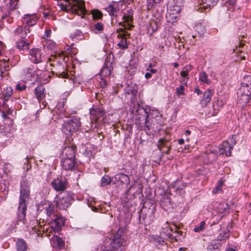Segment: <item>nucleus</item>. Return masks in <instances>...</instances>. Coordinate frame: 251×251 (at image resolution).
Listing matches in <instances>:
<instances>
[{
    "mask_svg": "<svg viewBox=\"0 0 251 251\" xmlns=\"http://www.w3.org/2000/svg\"><path fill=\"white\" fill-rule=\"evenodd\" d=\"M13 38L16 48L20 50H28L30 48L28 41L31 35V30L26 26L19 25L13 32Z\"/></svg>",
    "mask_w": 251,
    "mask_h": 251,
    "instance_id": "obj_3",
    "label": "nucleus"
},
{
    "mask_svg": "<svg viewBox=\"0 0 251 251\" xmlns=\"http://www.w3.org/2000/svg\"><path fill=\"white\" fill-rule=\"evenodd\" d=\"M52 188L57 192H63L68 187V181L65 177L58 176L51 182Z\"/></svg>",
    "mask_w": 251,
    "mask_h": 251,
    "instance_id": "obj_7",
    "label": "nucleus"
},
{
    "mask_svg": "<svg viewBox=\"0 0 251 251\" xmlns=\"http://www.w3.org/2000/svg\"><path fill=\"white\" fill-rule=\"evenodd\" d=\"M118 37L121 39L120 41L118 43V46L122 50L127 49L126 37H125L123 33H119Z\"/></svg>",
    "mask_w": 251,
    "mask_h": 251,
    "instance_id": "obj_28",
    "label": "nucleus"
},
{
    "mask_svg": "<svg viewBox=\"0 0 251 251\" xmlns=\"http://www.w3.org/2000/svg\"><path fill=\"white\" fill-rule=\"evenodd\" d=\"M75 159L63 158L61 162L62 167L66 171L74 170L75 168Z\"/></svg>",
    "mask_w": 251,
    "mask_h": 251,
    "instance_id": "obj_14",
    "label": "nucleus"
},
{
    "mask_svg": "<svg viewBox=\"0 0 251 251\" xmlns=\"http://www.w3.org/2000/svg\"><path fill=\"white\" fill-rule=\"evenodd\" d=\"M237 104L240 106L243 107L246 106L248 107L251 106V104H249L248 105H247L249 102L251 98L250 97L248 96V94L244 95V94H237Z\"/></svg>",
    "mask_w": 251,
    "mask_h": 251,
    "instance_id": "obj_22",
    "label": "nucleus"
},
{
    "mask_svg": "<svg viewBox=\"0 0 251 251\" xmlns=\"http://www.w3.org/2000/svg\"><path fill=\"white\" fill-rule=\"evenodd\" d=\"M219 0H201L202 5L200 7L196 8V10L198 12H204L208 8L214 7L218 3Z\"/></svg>",
    "mask_w": 251,
    "mask_h": 251,
    "instance_id": "obj_12",
    "label": "nucleus"
},
{
    "mask_svg": "<svg viewBox=\"0 0 251 251\" xmlns=\"http://www.w3.org/2000/svg\"><path fill=\"white\" fill-rule=\"evenodd\" d=\"M162 0H147V8L148 10L155 8L156 5Z\"/></svg>",
    "mask_w": 251,
    "mask_h": 251,
    "instance_id": "obj_42",
    "label": "nucleus"
},
{
    "mask_svg": "<svg viewBox=\"0 0 251 251\" xmlns=\"http://www.w3.org/2000/svg\"><path fill=\"white\" fill-rule=\"evenodd\" d=\"M31 180H23L20 183L17 219L19 222L25 223V221L27 205L30 196Z\"/></svg>",
    "mask_w": 251,
    "mask_h": 251,
    "instance_id": "obj_1",
    "label": "nucleus"
},
{
    "mask_svg": "<svg viewBox=\"0 0 251 251\" xmlns=\"http://www.w3.org/2000/svg\"><path fill=\"white\" fill-rule=\"evenodd\" d=\"M45 87L43 85H39L35 88L34 94L39 101L45 98Z\"/></svg>",
    "mask_w": 251,
    "mask_h": 251,
    "instance_id": "obj_25",
    "label": "nucleus"
},
{
    "mask_svg": "<svg viewBox=\"0 0 251 251\" xmlns=\"http://www.w3.org/2000/svg\"><path fill=\"white\" fill-rule=\"evenodd\" d=\"M186 185H187V184L186 183L182 182L181 183V185H178L176 187V190H182V189H184L186 186Z\"/></svg>",
    "mask_w": 251,
    "mask_h": 251,
    "instance_id": "obj_59",
    "label": "nucleus"
},
{
    "mask_svg": "<svg viewBox=\"0 0 251 251\" xmlns=\"http://www.w3.org/2000/svg\"><path fill=\"white\" fill-rule=\"evenodd\" d=\"M104 114V112L100 107L90 109L91 119L95 123H97L100 118H102Z\"/></svg>",
    "mask_w": 251,
    "mask_h": 251,
    "instance_id": "obj_13",
    "label": "nucleus"
},
{
    "mask_svg": "<svg viewBox=\"0 0 251 251\" xmlns=\"http://www.w3.org/2000/svg\"><path fill=\"white\" fill-rule=\"evenodd\" d=\"M54 217L55 218L53 219V222L54 226H51L52 229L54 231L58 232L60 230L62 227L64 226L65 219L60 215H54Z\"/></svg>",
    "mask_w": 251,
    "mask_h": 251,
    "instance_id": "obj_16",
    "label": "nucleus"
},
{
    "mask_svg": "<svg viewBox=\"0 0 251 251\" xmlns=\"http://www.w3.org/2000/svg\"><path fill=\"white\" fill-rule=\"evenodd\" d=\"M159 22L157 20L151 19L150 20V24L148 26V31L151 34H153L159 27Z\"/></svg>",
    "mask_w": 251,
    "mask_h": 251,
    "instance_id": "obj_26",
    "label": "nucleus"
},
{
    "mask_svg": "<svg viewBox=\"0 0 251 251\" xmlns=\"http://www.w3.org/2000/svg\"><path fill=\"white\" fill-rule=\"evenodd\" d=\"M228 142L229 143V145L233 148L234 146L236 144V136L235 135H232L230 137H229L228 140L226 141Z\"/></svg>",
    "mask_w": 251,
    "mask_h": 251,
    "instance_id": "obj_52",
    "label": "nucleus"
},
{
    "mask_svg": "<svg viewBox=\"0 0 251 251\" xmlns=\"http://www.w3.org/2000/svg\"><path fill=\"white\" fill-rule=\"evenodd\" d=\"M82 35V32L80 30H76L74 33H72L70 37L74 39Z\"/></svg>",
    "mask_w": 251,
    "mask_h": 251,
    "instance_id": "obj_55",
    "label": "nucleus"
},
{
    "mask_svg": "<svg viewBox=\"0 0 251 251\" xmlns=\"http://www.w3.org/2000/svg\"><path fill=\"white\" fill-rule=\"evenodd\" d=\"M221 191H222V188L220 187V186L218 185L213 190V192L215 194L218 193Z\"/></svg>",
    "mask_w": 251,
    "mask_h": 251,
    "instance_id": "obj_61",
    "label": "nucleus"
},
{
    "mask_svg": "<svg viewBox=\"0 0 251 251\" xmlns=\"http://www.w3.org/2000/svg\"><path fill=\"white\" fill-rule=\"evenodd\" d=\"M222 247L219 242H212L207 246L208 251H220Z\"/></svg>",
    "mask_w": 251,
    "mask_h": 251,
    "instance_id": "obj_33",
    "label": "nucleus"
},
{
    "mask_svg": "<svg viewBox=\"0 0 251 251\" xmlns=\"http://www.w3.org/2000/svg\"><path fill=\"white\" fill-rule=\"evenodd\" d=\"M91 14L94 20H100L103 17L102 13L98 9H94L91 11Z\"/></svg>",
    "mask_w": 251,
    "mask_h": 251,
    "instance_id": "obj_36",
    "label": "nucleus"
},
{
    "mask_svg": "<svg viewBox=\"0 0 251 251\" xmlns=\"http://www.w3.org/2000/svg\"><path fill=\"white\" fill-rule=\"evenodd\" d=\"M236 0H228L226 2L230 5H233L236 3Z\"/></svg>",
    "mask_w": 251,
    "mask_h": 251,
    "instance_id": "obj_63",
    "label": "nucleus"
},
{
    "mask_svg": "<svg viewBox=\"0 0 251 251\" xmlns=\"http://www.w3.org/2000/svg\"><path fill=\"white\" fill-rule=\"evenodd\" d=\"M1 110L2 111V117L5 119L7 118L8 115L12 114L13 112V110L9 108L8 105H6L4 107L3 105H2Z\"/></svg>",
    "mask_w": 251,
    "mask_h": 251,
    "instance_id": "obj_38",
    "label": "nucleus"
},
{
    "mask_svg": "<svg viewBox=\"0 0 251 251\" xmlns=\"http://www.w3.org/2000/svg\"><path fill=\"white\" fill-rule=\"evenodd\" d=\"M19 0H5L2 10L6 11L8 15L10 12L16 9L18 5Z\"/></svg>",
    "mask_w": 251,
    "mask_h": 251,
    "instance_id": "obj_18",
    "label": "nucleus"
},
{
    "mask_svg": "<svg viewBox=\"0 0 251 251\" xmlns=\"http://www.w3.org/2000/svg\"><path fill=\"white\" fill-rule=\"evenodd\" d=\"M136 113L139 115L137 118L138 119L142 121H145V127L148 130L153 129L152 124H150L149 122L148 121L149 115L144 108L141 107L139 105L136 110Z\"/></svg>",
    "mask_w": 251,
    "mask_h": 251,
    "instance_id": "obj_9",
    "label": "nucleus"
},
{
    "mask_svg": "<svg viewBox=\"0 0 251 251\" xmlns=\"http://www.w3.org/2000/svg\"><path fill=\"white\" fill-rule=\"evenodd\" d=\"M115 178L122 184H128L129 183V178L128 176L124 173L117 174L115 176Z\"/></svg>",
    "mask_w": 251,
    "mask_h": 251,
    "instance_id": "obj_29",
    "label": "nucleus"
},
{
    "mask_svg": "<svg viewBox=\"0 0 251 251\" xmlns=\"http://www.w3.org/2000/svg\"><path fill=\"white\" fill-rule=\"evenodd\" d=\"M247 110L245 109L242 110L241 114L238 118L242 122L246 123L249 122V119L246 117Z\"/></svg>",
    "mask_w": 251,
    "mask_h": 251,
    "instance_id": "obj_47",
    "label": "nucleus"
},
{
    "mask_svg": "<svg viewBox=\"0 0 251 251\" xmlns=\"http://www.w3.org/2000/svg\"><path fill=\"white\" fill-rule=\"evenodd\" d=\"M51 33V31L50 29L46 30L45 31V35L44 36V38L46 39V38H48L49 37H50Z\"/></svg>",
    "mask_w": 251,
    "mask_h": 251,
    "instance_id": "obj_60",
    "label": "nucleus"
},
{
    "mask_svg": "<svg viewBox=\"0 0 251 251\" xmlns=\"http://www.w3.org/2000/svg\"><path fill=\"white\" fill-rule=\"evenodd\" d=\"M80 125V119L77 117H72L64 123L62 130L66 134L72 133L78 130Z\"/></svg>",
    "mask_w": 251,
    "mask_h": 251,
    "instance_id": "obj_5",
    "label": "nucleus"
},
{
    "mask_svg": "<svg viewBox=\"0 0 251 251\" xmlns=\"http://www.w3.org/2000/svg\"><path fill=\"white\" fill-rule=\"evenodd\" d=\"M0 131L1 134L3 136H5L9 138L12 136L11 133L9 132V127H5L3 128H0Z\"/></svg>",
    "mask_w": 251,
    "mask_h": 251,
    "instance_id": "obj_49",
    "label": "nucleus"
},
{
    "mask_svg": "<svg viewBox=\"0 0 251 251\" xmlns=\"http://www.w3.org/2000/svg\"><path fill=\"white\" fill-rule=\"evenodd\" d=\"M199 80L207 84H209L211 83V81L208 79V75L204 72H201L200 73Z\"/></svg>",
    "mask_w": 251,
    "mask_h": 251,
    "instance_id": "obj_43",
    "label": "nucleus"
},
{
    "mask_svg": "<svg viewBox=\"0 0 251 251\" xmlns=\"http://www.w3.org/2000/svg\"><path fill=\"white\" fill-rule=\"evenodd\" d=\"M195 29L198 33L200 35H203L206 31L205 28L201 24H198L196 25Z\"/></svg>",
    "mask_w": 251,
    "mask_h": 251,
    "instance_id": "obj_48",
    "label": "nucleus"
},
{
    "mask_svg": "<svg viewBox=\"0 0 251 251\" xmlns=\"http://www.w3.org/2000/svg\"><path fill=\"white\" fill-rule=\"evenodd\" d=\"M50 65L53 66L51 71L53 74L61 78H66L67 77L68 75L65 72L64 67L62 64L56 62L53 63H51Z\"/></svg>",
    "mask_w": 251,
    "mask_h": 251,
    "instance_id": "obj_10",
    "label": "nucleus"
},
{
    "mask_svg": "<svg viewBox=\"0 0 251 251\" xmlns=\"http://www.w3.org/2000/svg\"><path fill=\"white\" fill-rule=\"evenodd\" d=\"M113 68L107 64H105L101 68L100 72V76L102 77L109 76L112 73Z\"/></svg>",
    "mask_w": 251,
    "mask_h": 251,
    "instance_id": "obj_27",
    "label": "nucleus"
},
{
    "mask_svg": "<svg viewBox=\"0 0 251 251\" xmlns=\"http://www.w3.org/2000/svg\"><path fill=\"white\" fill-rule=\"evenodd\" d=\"M126 28L125 29L120 28L117 30V32H119V33H123L124 34L125 37H126L127 36H129L130 34L126 31H125Z\"/></svg>",
    "mask_w": 251,
    "mask_h": 251,
    "instance_id": "obj_56",
    "label": "nucleus"
},
{
    "mask_svg": "<svg viewBox=\"0 0 251 251\" xmlns=\"http://www.w3.org/2000/svg\"><path fill=\"white\" fill-rule=\"evenodd\" d=\"M184 87L180 85L179 87L176 88V94L178 96L184 95Z\"/></svg>",
    "mask_w": 251,
    "mask_h": 251,
    "instance_id": "obj_54",
    "label": "nucleus"
},
{
    "mask_svg": "<svg viewBox=\"0 0 251 251\" xmlns=\"http://www.w3.org/2000/svg\"><path fill=\"white\" fill-rule=\"evenodd\" d=\"M111 178L108 175H104L101 179L100 186L104 187L110 185L111 183Z\"/></svg>",
    "mask_w": 251,
    "mask_h": 251,
    "instance_id": "obj_41",
    "label": "nucleus"
},
{
    "mask_svg": "<svg viewBox=\"0 0 251 251\" xmlns=\"http://www.w3.org/2000/svg\"><path fill=\"white\" fill-rule=\"evenodd\" d=\"M17 251H25L27 247L26 242L23 239H18L16 243Z\"/></svg>",
    "mask_w": 251,
    "mask_h": 251,
    "instance_id": "obj_31",
    "label": "nucleus"
},
{
    "mask_svg": "<svg viewBox=\"0 0 251 251\" xmlns=\"http://www.w3.org/2000/svg\"><path fill=\"white\" fill-rule=\"evenodd\" d=\"M193 66L191 65H187L183 68L182 70L180 72V75L181 77L184 78V81L185 78L188 80L189 79V72L193 69Z\"/></svg>",
    "mask_w": 251,
    "mask_h": 251,
    "instance_id": "obj_30",
    "label": "nucleus"
},
{
    "mask_svg": "<svg viewBox=\"0 0 251 251\" xmlns=\"http://www.w3.org/2000/svg\"><path fill=\"white\" fill-rule=\"evenodd\" d=\"M34 74L33 72V70L31 68H27L26 72L25 73V78L26 80H31L34 77Z\"/></svg>",
    "mask_w": 251,
    "mask_h": 251,
    "instance_id": "obj_46",
    "label": "nucleus"
},
{
    "mask_svg": "<svg viewBox=\"0 0 251 251\" xmlns=\"http://www.w3.org/2000/svg\"><path fill=\"white\" fill-rule=\"evenodd\" d=\"M118 7V3L114 1L106 7L105 10L108 12L110 16L115 17L117 15V12L119 10Z\"/></svg>",
    "mask_w": 251,
    "mask_h": 251,
    "instance_id": "obj_24",
    "label": "nucleus"
},
{
    "mask_svg": "<svg viewBox=\"0 0 251 251\" xmlns=\"http://www.w3.org/2000/svg\"><path fill=\"white\" fill-rule=\"evenodd\" d=\"M217 208L221 213H228L229 209L228 204L225 202L219 203Z\"/></svg>",
    "mask_w": 251,
    "mask_h": 251,
    "instance_id": "obj_37",
    "label": "nucleus"
},
{
    "mask_svg": "<svg viewBox=\"0 0 251 251\" xmlns=\"http://www.w3.org/2000/svg\"><path fill=\"white\" fill-rule=\"evenodd\" d=\"M38 20V18L36 14H27L23 17V24L27 27L32 26L36 24Z\"/></svg>",
    "mask_w": 251,
    "mask_h": 251,
    "instance_id": "obj_17",
    "label": "nucleus"
},
{
    "mask_svg": "<svg viewBox=\"0 0 251 251\" xmlns=\"http://www.w3.org/2000/svg\"><path fill=\"white\" fill-rule=\"evenodd\" d=\"M26 88V86L24 84V82H19L16 85V90H19V91L25 90Z\"/></svg>",
    "mask_w": 251,
    "mask_h": 251,
    "instance_id": "obj_53",
    "label": "nucleus"
},
{
    "mask_svg": "<svg viewBox=\"0 0 251 251\" xmlns=\"http://www.w3.org/2000/svg\"><path fill=\"white\" fill-rule=\"evenodd\" d=\"M29 59L34 63H39L43 61V56H42L41 50L38 49H33L29 51Z\"/></svg>",
    "mask_w": 251,
    "mask_h": 251,
    "instance_id": "obj_15",
    "label": "nucleus"
},
{
    "mask_svg": "<svg viewBox=\"0 0 251 251\" xmlns=\"http://www.w3.org/2000/svg\"><path fill=\"white\" fill-rule=\"evenodd\" d=\"M12 94V90L10 88H7L6 92L3 94V99H2L3 100L2 105L5 107L6 105H8L6 104V101H7L11 96Z\"/></svg>",
    "mask_w": 251,
    "mask_h": 251,
    "instance_id": "obj_34",
    "label": "nucleus"
},
{
    "mask_svg": "<svg viewBox=\"0 0 251 251\" xmlns=\"http://www.w3.org/2000/svg\"><path fill=\"white\" fill-rule=\"evenodd\" d=\"M65 3L60 4L61 8L64 10L81 16L82 18L87 13L85 2L83 0H73V2L66 1Z\"/></svg>",
    "mask_w": 251,
    "mask_h": 251,
    "instance_id": "obj_4",
    "label": "nucleus"
},
{
    "mask_svg": "<svg viewBox=\"0 0 251 251\" xmlns=\"http://www.w3.org/2000/svg\"><path fill=\"white\" fill-rule=\"evenodd\" d=\"M213 91L208 89L203 93V98L201 100V104L202 107H205L211 100Z\"/></svg>",
    "mask_w": 251,
    "mask_h": 251,
    "instance_id": "obj_23",
    "label": "nucleus"
},
{
    "mask_svg": "<svg viewBox=\"0 0 251 251\" xmlns=\"http://www.w3.org/2000/svg\"><path fill=\"white\" fill-rule=\"evenodd\" d=\"M160 205L165 211H169L173 208L171 200L168 196H165L161 199Z\"/></svg>",
    "mask_w": 251,
    "mask_h": 251,
    "instance_id": "obj_21",
    "label": "nucleus"
},
{
    "mask_svg": "<svg viewBox=\"0 0 251 251\" xmlns=\"http://www.w3.org/2000/svg\"><path fill=\"white\" fill-rule=\"evenodd\" d=\"M104 29V24L102 22H97L94 24L93 31L96 33H101Z\"/></svg>",
    "mask_w": 251,
    "mask_h": 251,
    "instance_id": "obj_35",
    "label": "nucleus"
},
{
    "mask_svg": "<svg viewBox=\"0 0 251 251\" xmlns=\"http://www.w3.org/2000/svg\"><path fill=\"white\" fill-rule=\"evenodd\" d=\"M247 240L248 244L251 246V233L249 234Z\"/></svg>",
    "mask_w": 251,
    "mask_h": 251,
    "instance_id": "obj_64",
    "label": "nucleus"
},
{
    "mask_svg": "<svg viewBox=\"0 0 251 251\" xmlns=\"http://www.w3.org/2000/svg\"><path fill=\"white\" fill-rule=\"evenodd\" d=\"M76 147L75 146H69L64 148L63 151V158H69L75 159Z\"/></svg>",
    "mask_w": 251,
    "mask_h": 251,
    "instance_id": "obj_19",
    "label": "nucleus"
},
{
    "mask_svg": "<svg viewBox=\"0 0 251 251\" xmlns=\"http://www.w3.org/2000/svg\"><path fill=\"white\" fill-rule=\"evenodd\" d=\"M72 197L68 193L58 196L55 202L56 206L60 209H66L71 204Z\"/></svg>",
    "mask_w": 251,
    "mask_h": 251,
    "instance_id": "obj_6",
    "label": "nucleus"
},
{
    "mask_svg": "<svg viewBox=\"0 0 251 251\" xmlns=\"http://www.w3.org/2000/svg\"><path fill=\"white\" fill-rule=\"evenodd\" d=\"M153 213V210L152 209H150V208H149L148 210H147V213L145 215H143L142 216V217H143V220L144 221V223L146 224L147 223L149 224V222L148 221V217H147V214H152ZM141 217V215H140V216H139V218L140 219Z\"/></svg>",
    "mask_w": 251,
    "mask_h": 251,
    "instance_id": "obj_50",
    "label": "nucleus"
},
{
    "mask_svg": "<svg viewBox=\"0 0 251 251\" xmlns=\"http://www.w3.org/2000/svg\"><path fill=\"white\" fill-rule=\"evenodd\" d=\"M123 22L119 23V25L128 29H131L134 26L131 23L133 21V11L131 9L127 10L124 13L123 17Z\"/></svg>",
    "mask_w": 251,
    "mask_h": 251,
    "instance_id": "obj_8",
    "label": "nucleus"
},
{
    "mask_svg": "<svg viewBox=\"0 0 251 251\" xmlns=\"http://www.w3.org/2000/svg\"><path fill=\"white\" fill-rule=\"evenodd\" d=\"M109 241L106 240L101 246V251H121L122 247L126 243V236L125 234V229L119 228L112 238Z\"/></svg>",
    "mask_w": 251,
    "mask_h": 251,
    "instance_id": "obj_2",
    "label": "nucleus"
},
{
    "mask_svg": "<svg viewBox=\"0 0 251 251\" xmlns=\"http://www.w3.org/2000/svg\"><path fill=\"white\" fill-rule=\"evenodd\" d=\"M244 26H243V28L242 29V30L241 31H240V30H241L240 28L239 29V30L237 32V35H238L239 37L240 38V37H242V38H243V37H245V35H247V34L246 33H245L243 31L244 30Z\"/></svg>",
    "mask_w": 251,
    "mask_h": 251,
    "instance_id": "obj_57",
    "label": "nucleus"
},
{
    "mask_svg": "<svg viewBox=\"0 0 251 251\" xmlns=\"http://www.w3.org/2000/svg\"><path fill=\"white\" fill-rule=\"evenodd\" d=\"M157 146L158 150L161 151L163 148L170 147L169 141L166 139L161 138L158 140Z\"/></svg>",
    "mask_w": 251,
    "mask_h": 251,
    "instance_id": "obj_32",
    "label": "nucleus"
},
{
    "mask_svg": "<svg viewBox=\"0 0 251 251\" xmlns=\"http://www.w3.org/2000/svg\"><path fill=\"white\" fill-rule=\"evenodd\" d=\"M100 84L101 86L103 88L106 87L107 86V82L106 80H105L103 77H101L100 81Z\"/></svg>",
    "mask_w": 251,
    "mask_h": 251,
    "instance_id": "obj_58",
    "label": "nucleus"
},
{
    "mask_svg": "<svg viewBox=\"0 0 251 251\" xmlns=\"http://www.w3.org/2000/svg\"><path fill=\"white\" fill-rule=\"evenodd\" d=\"M222 148H224L225 150V154L227 156H229L231 155V150L233 149L230 145L229 143L228 142L224 141L222 143Z\"/></svg>",
    "mask_w": 251,
    "mask_h": 251,
    "instance_id": "obj_39",
    "label": "nucleus"
},
{
    "mask_svg": "<svg viewBox=\"0 0 251 251\" xmlns=\"http://www.w3.org/2000/svg\"><path fill=\"white\" fill-rule=\"evenodd\" d=\"M237 94H244V95L248 94V96L250 97L251 95V87L241 86V87L238 89Z\"/></svg>",
    "mask_w": 251,
    "mask_h": 251,
    "instance_id": "obj_40",
    "label": "nucleus"
},
{
    "mask_svg": "<svg viewBox=\"0 0 251 251\" xmlns=\"http://www.w3.org/2000/svg\"><path fill=\"white\" fill-rule=\"evenodd\" d=\"M45 210L46 214L48 217H50L54 212V206L52 203L49 204L46 208Z\"/></svg>",
    "mask_w": 251,
    "mask_h": 251,
    "instance_id": "obj_45",
    "label": "nucleus"
},
{
    "mask_svg": "<svg viewBox=\"0 0 251 251\" xmlns=\"http://www.w3.org/2000/svg\"><path fill=\"white\" fill-rule=\"evenodd\" d=\"M183 1V0H170L168 2V7L172 14L179 13L181 10Z\"/></svg>",
    "mask_w": 251,
    "mask_h": 251,
    "instance_id": "obj_11",
    "label": "nucleus"
},
{
    "mask_svg": "<svg viewBox=\"0 0 251 251\" xmlns=\"http://www.w3.org/2000/svg\"><path fill=\"white\" fill-rule=\"evenodd\" d=\"M50 244L52 247L60 250L64 248L65 242L60 237L53 236L50 239Z\"/></svg>",
    "mask_w": 251,
    "mask_h": 251,
    "instance_id": "obj_20",
    "label": "nucleus"
},
{
    "mask_svg": "<svg viewBox=\"0 0 251 251\" xmlns=\"http://www.w3.org/2000/svg\"><path fill=\"white\" fill-rule=\"evenodd\" d=\"M242 86H245L247 87H251V76H245L241 83Z\"/></svg>",
    "mask_w": 251,
    "mask_h": 251,
    "instance_id": "obj_44",
    "label": "nucleus"
},
{
    "mask_svg": "<svg viewBox=\"0 0 251 251\" xmlns=\"http://www.w3.org/2000/svg\"><path fill=\"white\" fill-rule=\"evenodd\" d=\"M205 223L204 221H202L200 223V226H196L194 230L195 232H201L205 228Z\"/></svg>",
    "mask_w": 251,
    "mask_h": 251,
    "instance_id": "obj_51",
    "label": "nucleus"
},
{
    "mask_svg": "<svg viewBox=\"0 0 251 251\" xmlns=\"http://www.w3.org/2000/svg\"><path fill=\"white\" fill-rule=\"evenodd\" d=\"M222 144L220 145L219 146V153L220 154H225V150L224 148H222Z\"/></svg>",
    "mask_w": 251,
    "mask_h": 251,
    "instance_id": "obj_62",
    "label": "nucleus"
}]
</instances>
